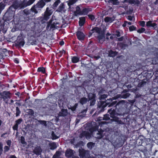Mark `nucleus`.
<instances>
[{
	"mask_svg": "<svg viewBox=\"0 0 158 158\" xmlns=\"http://www.w3.org/2000/svg\"><path fill=\"white\" fill-rule=\"evenodd\" d=\"M113 100L114 99L109 98L106 101L99 102L98 105V110L99 112H103L107 106L110 107L114 106V108H111L108 110V113L110 114V117L112 118L116 116H123L124 117L126 114L123 112V105L126 102V101L121 100L117 102L116 101H113Z\"/></svg>",
	"mask_w": 158,
	"mask_h": 158,
	"instance_id": "1",
	"label": "nucleus"
},
{
	"mask_svg": "<svg viewBox=\"0 0 158 158\" xmlns=\"http://www.w3.org/2000/svg\"><path fill=\"white\" fill-rule=\"evenodd\" d=\"M132 72L137 76L138 79L146 80L147 81L151 78L153 75L152 69L143 71L142 69L140 68L134 70Z\"/></svg>",
	"mask_w": 158,
	"mask_h": 158,
	"instance_id": "2",
	"label": "nucleus"
},
{
	"mask_svg": "<svg viewBox=\"0 0 158 158\" xmlns=\"http://www.w3.org/2000/svg\"><path fill=\"white\" fill-rule=\"evenodd\" d=\"M26 27L31 29L29 35L31 37L36 38L40 36L42 34L41 31L40 29H37L36 28L35 23L32 21L31 19H30L25 21Z\"/></svg>",
	"mask_w": 158,
	"mask_h": 158,
	"instance_id": "3",
	"label": "nucleus"
},
{
	"mask_svg": "<svg viewBox=\"0 0 158 158\" xmlns=\"http://www.w3.org/2000/svg\"><path fill=\"white\" fill-rule=\"evenodd\" d=\"M52 13L53 11L51 8L48 7H47L44 15H42L43 16L40 17V20L41 22L44 23L50 19Z\"/></svg>",
	"mask_w": 158,
	"mask_h": 158,
	"instance_id": "4",
	"label": "nucleus"
},
{
	"mask_svg": "<svg viewBox=\"0 0 158 158\" xmlns=\"http://www.w3.org/2000/svg\"><path fill=\"white\" fill-rule=\"evenodd\" d=\"M45 3L43 0H40L36 3V5L33 6L31 8V10L35 14L38 13V10H41L45 5Z\"/></svg>",
	"mask_w": 158,
	"mask_h": 158,
	"instance_id": "5",
	"label": "nucleus"
},
{
	"mask_svg": "<svg viewBox=\"0 0 158 158\" xmlns=\"http://www.w3.org/2000/svg\"><path fill=\"white\" fill-rule=\"evenodd\" d=\"M15 14V11L8 8L3 15V19L5 21H9L13 18Z\"/></svg>",
	"mask_w": 158,
	"mask_h": 158,
	"instance_id": "6",
	"label": "nucleus"
},
{
	"mask_svg": "<svg viewBox=\"0 0 158 158\" xmlns=\"http://www.w3.org/2000/svg\"><path fill=\"white\" fill-rule=\"evenodd\" d=\"M98 125H96L94 126H91L89 127V130L91 134L95 131H98V132L97 133V134L100 135V138H101L104 136V135L103 134V130L101 129H98Z\"/></svg>",
	"mask_w": 158,
	"mask_h": 158,
	"instance_id": "7",
	"label": "nucleus"
},
{
	"mask_svg": "<svg viewBox=\"0 0 158 158\" xmlns=\"http://www.w3.org/2000/svg\"><path fill=\"white\" fill-rule=\"evenodd\" d=\"M25 43L23 37L22 35H19L15 41V45L16 47L21 48L23 46Z\"/></svg>",
	"mask_w": 158,
	"mask_h": 158,
	"instance_id": "8",
	"label": "nucleus"
},
{
	"mask_svg": "<svg viewBox=\"0 0 158 158\" xmlns=\"http://www.w3.org/2000/svg\"><path fill=\"white\" fill-rule=\"evenodd\" d=\"M11 93L8 91H4L0 93L1 98L3 99L4 101H5L6 99H10L11 96Z\"/></svg>",
	"mask_w": 158,
	"mask_h": 158,
	"instance_id": "9",
	"label": "nucleus"
},
{
	"mask_svg": "<svg viewBox=\"0 0 158 158\" xmlns=\"http://www.w3.org/2000/svg\"><path fill=\"white\" fill-rule=\"evenodd\" d=\"M96 97V94H95L90 93L88 94V98L89 100H88V101H90V106L94 105L95 104Z\"/></svg>",
	"mask_w": 158,
	"mask_h": 158,
	"instance_id": "10",
	"label": "nucleus"
},
{
	"mask_svg": "<svg viewBox=\"0 0 158 158\" xmlns=\"http://www.w3.org/2000/svg\"><path fill=\"white\" fill-rule=\"evenodd\" d=\"M137 80L135 78L130 77L127 81L128 82L130 83V84L127 85V88L130 89L133 86H136L137 85V81H136Z\"/></svg>",
	"mask_w": 158,
	"mask_h": 158,
	"instance_id": "11",
	"label": "nucleus"
},
{
	"mask_svg": "<svg viewBox=\"0 0 158 158\" xmlns=\"http://www.w3.org/2000/svg\"><path fill=\"white\" fill-rule=\"evenodd\" d=\"M8 27V25L5 23H2L0 25V34L2 33L1 32L5 34L7 32Z\"/></svg>",
	"mask_w": 158,
	"mask_h": 158,
	"instance_id": "12",
	"label": "nucleus"
},
{
	"mask_svg": "<svg viewBox=\"0 0 158 158\" xmlns=\"http://www.w3.org/2000/svg\"><path fill=\"white\" fill-rule=\"evenodd\" d=\"M35 0H29L27 2H22L19 3V8H24L27 6H30L34 3Z\"/></svg>",
	"mask_w": 158,
	"mask_h": 158,
	"instance_id": "13",
	"label": "nucleus"
},
{
	"mask_svg": "<svg viewBox=\"0 0 158 158\" xmlns=\"http://www.w3.org/2000/svg\"><path fill=\"white\" fill-rule=\"evenodd\" d=\"M76 36L77 38L79 40L83 41L85 38V35L84 33L80 31H77L76 32Z\"/></svg>",
	"mask_w": 158,
	"mask_h": 158,
	"instance_id": "14",
	"label": "nucleus"
},
{
	"mask_svg": "<svg viewBox=\"0 0 158 158\" xmlns=\"http://www.w3.org/2000/svg\"><path fill=\"white\" fill-rule=\"evenodd\" d=\"M19 3L17 0H15L13 2L12 5L9 8L15 11V10L19 8Z\"/></svg>",
	"mask_w": 158,
	"mask_h": 158,
	"instance_id": "15",
	"label": "nucleus"
},
{
	"mask_svg": "<svg viewBox=\"0 0 158 158\" xmlns=\"http://www.w3.org/2000/svg\"><path fill=\"white\" fill-rule=\"evenodd\" d=\"M139 80V82H137V86L138 88L143 87L144 86H145L147 83V81L146 80H142L138 79ZM148 80L147 81H148Z\"/></svg>",
	"mask_w": 158,
	"mask_h": 158,
	"instance_id": "16",
	"label": "nucleus"
},
{
	"mask_svg": "<svg viewBox=\"0 0 158 158\" xmlns=\"http://www.w3.org/2000/svg\"><path fill=\"white\" fill-rule=\"evenodd\" d=\"M23 121L22 118H20L15 121V124L12 127L14 131L18 130V125L20 124Z\"/></svg>",
	"mask_w": 158,
	"mask_h": 158,
	"instance_id": "17",
	"label": "nucleus"
},
{
	"mask_svg": "<svg viewBox=\"0 0 158 158\" xmlns=\"http://www.w3.org/2000/svg\"><path fill=\"white\" fill-rule=\"evenodd\" d=\"M79 156L81 158H86V155L88 154L87 151L82 149H79Z\"/></svg>",
	"mask_w": 158,
	"mask_h": 158,
	"instance_id": "18",
	"label": "nucleus"
},
{
	"mask_svg": "<svg viewBox=\"0 0 158 158\" xmlns=\"http://www.w3.org/2000/svg\"><path fill=\"white\" fill-rule=\"evenodd\" d=\"M112 122H114L117 125H122L124 124L123 123L121 120L119 119L118 117L116 116L111 119Z\"/></svg>",
	"mask_w": 158,
	"mask_h": 158,
	"instance_id": "19",
	"label": "nucleus"
},
{
	"mask_svg": "<svg viewBox=\"0 0 158 158\" xmlns=\"http://www.w3.org/2000/svg\"><path fill=\"white\" fill-rule=\"evenodd\" d=\"M91 136V134L88 131H84L80 134V137H85L87 139H89Z\"/></svg>",
	"mask_w": 158,
	"mask_h": 158,
	"instance_id": "20",
	"label": "nucleus"
},
{
	"mask_svg": "<svg viewBox=\"0 0 158 158\" xmlns=\"http://www.w3.org/2000/svg\"><path fill=\"white\" fill-rule=\"evenodd\" d=\"M42 149L39 146L36 147L33 150V152L37 155H39L41 153Z\"/></svg>",
	"mask_w": 158,
	"mask_h": 158,
	"instance_id": "21",
	"label": "nucleus"
},
{
	"mask_svg": "<svg viewBox=\"0 0 158 158\" xmlns=\"http://www.w3.org/2000/svg\"><path fill=\"white\" fill-rule=\"evenodd\" d=\"M73 151L70 149H67L65 152V156H66L69 157H72L73 155Z\"/></svg>",
	"mask_w": 158,
	"mask_h": 158,
	"instance_id": "22",
	"label": "nucleus"
},
{
	"mask_svg": "<svg viewBox=\"0 0 158 158\" xmlns=\"http://www.w3.org/2000/svg\"><path fill=\"white\" fill-rule=\"evenodd\" d=\"M68 112L67 109H62L61 111L59 112V115L60 116L64 117L67 116L68 114Z\"/></svg>",
	"mask_w": 158,
	"mask_h": 158,
	"instance_id": "23",
	"label": "nucleus"
},
{
	"mask_svg": "<svg viewBox=\"0 0 158 158\" xmlns=\"http://www.w3.org/2000/svg\"><path fill=\"white\" fill-rule=\"evenodd\" d=\"M92 9L91 8H85L81 10V15H86L89 12L91 11Z\"/></svg>",
	"mask_w": 158,
	"mask_h": 158,
	"instance_id": "24",
	"label": "nucleus"
},
{
	"mask_svg": "<svg viewBox=\"0 0 158 158\" xmlns=\"http://www.w3.org/2000/svg\"><path fill=\"white\" fill-rule=\"evenodd\" d=\"M76 10L74 11L73 12V14L74 16H77L78 15H81V9L79 6H77L76 8Z\"/></svg>",
	"mask_w": 158,
	"mask_h": 158,
	"instance_id": "25",
	"label": "nucleus"
},
{
	"mask_svg": "<svg viewBox=\"0 0 158 158\" xmlns=\"http://www.w3.org/2000/svg\"><path fill=\"white\" fill-rule=\"evenodd\" d=\"M91 31H93V32H96V33L100 34L101 31V29L100 28L98 27H93L90 30Z\"/></svg>",
	"mask_w": 158,
	"mask_h": 158,
	"instance_id": "26",
	"label": "nucleus"
},
{
	"mask_svg": "<svg viewBox=\"0 0 158 158\" xmlns=\"http://www.w3.org/2000/svg\"><path fill=\"white\" fill-rule=\"evenodd\" d=\"M118 46L121 49H124L128 46V45L123 43H119L117 44Z\"/></svg>",
	"mask_w": 158,
	"mask_h": 158,
	"instance_id": "27",
	"label": "nucleus"
},
{
	"mask_svg": "<svg viewBox=\"0 0 158 158\" xmlns=\"http://www.w3.org/2000/svg\"><path fill=\"white\" fill-rule=\"evenodd\" d=\"M85 17H81L79 18V24L80 26H83L85 23Z\"/></svg>",
	"mask_w": 158,
	"mask_h": 158,
	"instance_id": "28",
	"label": "nucleus"
},
{
	"mask_svg": "<svg viewBox=\"0 0 158 158\" xmlns=\"http://www.w3.org/2000/svg\"><path fill=\"white\" fill-rule=\"evenodd\" d=\"M88 101V99L85 97H83L80 98L79 102L82 105L86 104Z\"/></svg>",
	"mask_w": 158,
	"mask_h": 158,
	"instance_id": "29",
	"label": "nucleus"
},
{
	"mask_svg": "<svg viewBox=\"0 0 158 158\" xmlns=\"http://www.w3.org/2000/svg\"><path fill=\"white\" fill-rule=\"evenodd\" d=\"M156 25V23H153L151 21H149L147 22L146 26L147 27H154Z\"/></svg>",
	"mask_w": 158,
	"mask_h": 158,
	"instance_id": "30",
	"label": "nucleus"
},
{
	"mask_svg": "<svg viewBox=\"0 0 158 158\" xmlns=\"http://www.w3.org/2000/svg\"><path fill=\"white\" fill-rule=\"evenodd\" d=\"M118 52L116 51H113L112 50H110L109 52V56L111 57H114L117 54Z\"/></svg>",
	"mask_w": 158,
	"mask_h": 158,
	"instance_id": "31",
	"label": "nucleus"
},
{
	"mask_svg": "<svg viewBox=\"0 0 158 158\" xmlns=\"http://www.w3.org/2000/svg\"><path fill=\"white\" fill-rule=\"evenodd\" d=\"M37 71L38 72H41L42 73L44 74L46 73L45 69L43 67H40L38 68Z\"/></svg>",
	"mask_w": 158,
	"mask_h": 158,
	"instance_id": "32",
	"label": "nucleus"
},
{
	"mask_svg": "<svg viewBox=\"0 0 158 158\" xmlns=\"http://www.w3.org/2000/svg\"><path fill=\"white\" fill-rule=\"evenodd\" d=\"M107 97V94H104L101 95L100 97L99 98V99L100 101L98 103L100 102L101 101H105L107 100H106V98Z\"/></svg>",
	"mask_w": 158,
	"mask_h": 158,
	"instance_id": "33",
	"label": "nucleus"
},
{
	"mask_svg": "<svg viewBox=\"0 0 158 158\" xmlns=\"http://www.w3.org/2000/svg\"><path fill=\"white\" fill-rule=\"evenodd\" d=\"M64 5L63 3H61L60 5L59 6L57 11L59 12H61L62 11L63 9L64 8Z\"/></svg>",
	"mask_w": 158,
	"mask_h": 158,
	"instance_id": "34",
	"label": "nucleus"
},
{
	"mask_svg": "<svg viewBox=\"0 0 158 158\" xmlns=\"http://www.w3.org/2000/svg\"><path fill=\"white\" fill-rule=\"evenodd\" d=\"M79 59L76 56H73L72 58V61L73 63H76L79 62Z\"/></svg>",
	"mask_w": 158,
	"mask_h": 158,
	"instance_id": "35",
	"label": "nucleus"
},
{
	"mask_svg": "<svg viewBox=\"0 0 158 158\" xmlns=\"http://www.w3.org/2000/svg\"><path fill=\"white\" fill-rule=\"evenodd\" d=\"M130 95V94L129 93H126L123 94H122L120 97L121 98L125 99L129 97Z\"/></svg>",
	"mask_w": 158,
	"mask_h": 158,
	"instance_id": "36",
	"label": "nucleus"
},
{
	"mask_svg": "<svg viewBox=\"0 0 158 158\" xmlns=\"http://www.w3.org/2000/svg\"><path fill=\"white\" fill-rule=\"evenodd\" d=\"M77 1V0H69L68 2V5L70 7L71 6L75 3Z\"/></svg>",
	"mask_w": 158,
	"mask_h": 158,
	"instance_id": "37",
	"label": "nucleus"
},
{
	"mask_svg": "<svg viewBox=\"0 0 158 158\" xmlns=\"http://www.w3.org/2000/svg\"><path fill=\"white\" fill-rule=\"evenodd\" d=\"M104 21L106 23H111L113 22V20L111 18L106 17L104 19Z\"/></svg>",
	"mask_w": 158,
	"mask_h": 158,
	"instance_id": "38",
	"label": "nucleus"
},
{
	"mask_svg": "<svg viewBox=\"0 0 158 158\" xmlns=\"http://www.w3.org/2000/svg\"><path fill=\"white\" fill-rule=\"evenodd\" d=\"M108 2L109 3H111L113 5H117L119 3L118 0H109L108 1Z\"/></svg>",
	"mask_w": 158,
	"mask_h": 158,
	"instance_id": "39",
	"label": "nucleus"
},
{
	"mask_svg": "<svg viewBox=\"0 0 158 158\" xmlns=\"http://www.w3.org/2000/svg\"><path fill=\"white\" fill-rule=\"evenodd\" d=\"M50 149L51 150H54L56 149L57 147L56 143L55 142L52 143L50 145Z\"/></svg>",
	"mask_w": 158,
	"mask_h": 158,
	"instance_id": "40",
	"label": "nucleus"
},
{
	"mask_svg": "<svg viewBox=\"0 0 158 158\" xmlns=\"http://www.w3.org/2000/svg\"><path fill=\"white\" fill-rule=\"evenodd\" d=\"M52 137L53 140H55L58 138V137L55 134L54 132L52 131Z\"/></svg>",
	"mask_w": 158,
	"mask_h": 158,
	"instance_id": "41",
	"label": "nucleus"
},
{
	"mask_svg": "<svg viewBox=\"0 0 158 158\" xmlns=\"http://www.w3.org/2000/svg\"><path fill=\"white\" fill-rule=\"evenodd\" d=\"M16 114H15L16 116L18 117L19 115L21 113V111H20L19 108L18 107H17V106L16 107Z\"/></svg>",
	"mask_w": 158,
	"mask_h": 158,
	"instance_id": "42",
	"label": "nucleus"
},
{
	"mask_svg": "<svg viewBox=\"0 0 158 158\" xmlns=\"http://www.w3.org/2000/svg\"><path fill=\"white\" fill-rule=\"evenodd\" d=\"M24 12L25 14L26 15H29V16H31V15H30L31 14V12H33L31 10V9L29 10H26V9H25L24 10Z\"/></svg>",
	"mask_w": 158,
	"mask_h": 158,
	"instance_id": "43",
	"label": "nucleus"
},
{
	"mask_svg": "<svg viewBox=\"0 0 158 158\" xmlns=\"http://www.w3.org/2000/svg\"><path fill=\"white\" fill-rule=\"evenodd\" d=\"M38 122L41 124L44 125L45 127L47 126V122L44 120H38Z\"/></svg>",
	"mask_w": 158,
	"mask_h": 158,
	"instance_id": "44",
	"label": "nucleus"
},
{
	"mask_svg": "<svg viewBox=\"0 0 158 158\" xmlns=\"http://www.w3.org/2000/svg\"><path fill=\"white\" fill-rule=\"evenodd\" d=\"M20 142L23 144H26L27 143L25 141V138L23 136H21L20 137Z\"/></svg>",
	"mask_w": 158,
	"mask_h": 158,
	"instance_id": "45",
	"label": "nucleus"
},
{
	"mask_svg": "<svg viewBox=\"0 0 158 158\" xmlns=\"http://www.w3.org/2000/svg\"><path fill=\"white\" fill-rule=\"evenodd\" d=\"M136 28V27L134 25H132L129 27V30L130 31H132L135 30Z\"/></svg>",
	"mask_w": 158,
	"mask_h": 158,
	"instance_id": "46",
	"label": "nucleus"
},
{
	"mask_svg": "<svg viewBox=\"0 0 158 158\" xmlns=\"http://www.w3.org/2000/svg\"><path fill=\"white\" fill-rule=\"evenodd\" d=\"M145 30V29L143 27H141V28L137 30V32L139 33H143Z\"/></svg>",
	"mask_w": 158,
	"mask_h": 158,
	"instance_id": "47",
	"label": "nucleus"
},
{
	"mask_svg": "<svg viewBox=\"0 0 158 158\" xmlns=\"http://www.w3.org/2000/svg\"><path fill=\"white\" fill-rule=\"evenodd\" d=\"M103 36L102 35H99L98 36V39L99 41L100 42L101 41L103 42V40H102V39H103Z\"/></svg>",
	"mask_w": 158,
	"mask_h": 158,
	"instance_id": "48",
	"label": "nucleus"
},
{
	"mask_svg": "<svg viewBox=\"0 0 158 158\" xmlns=\"http://www.w3.org/2000/svg\"><path fill=\"white\" fill-rule=\"evenodd\" d=\"M60 2V0H57L54 3V4L53 5V6L54 7H56Z\"/></svg>",
	"mask_w": 158,
	"mask_h": 158,
	"instance_id": "49",
	"label": "nucleus"
},
{
	"mask_svg": "<svg viewBox=\"0 0 158 158\" xmlns=\"http://www.w3.org/2000/svg\"><path fill=\"white\" fill-rule=\"evenodd\" d=\"M109 115L107 114H106L104 115L103 119L105 120H107L110 119Z\"/></svg>",
	"mask_w": 158,
	"mask_h": 158,
	"instance_id": "50",
	"label": "nucleus"
},
{
	"mask_svg": "<svg viewBox=\"0 0 158 158\" xmlns=\"http://www.w3.org/2000/svg\"><path fill=\"white\" fill-rule=\"evenodd\" d=\"M77 105H78L76 103L73 106H71V107L70 108V109L72 111H74L75 110Z\"/></svg>",
	"mask_w": 158,
	"mask_h": 158,
	"instance_id": "51",
	"label": "nucleus"
},
{
	"mask_svg": "<svg viewBox=\"0 0 158 158\" xmlns=\"http://www.w3.org/2000/svg\"><path fill=\"white\" fill-rule=\"evenodd\" d=\"M88 16L89 19L92 21H94L95 19V17L94 15H88Z\"/></svg>",
	"mask_w": 158,
	"mask_h": 158,
	"instance_id": "52",
	"label": "nucleus"
},
{
	"mask_svg": "<svg viewBox=\"0 0 158 158\" xmlns=\"http://www.w3.org/2000/svg\"><path fill=\"white\" fill-rule=\"evenodd\" d=\"M65 51L62 49L61 51H60V52H58V54L59 56V57H60L62 56L63 53L65 54Z\"/></svg>",
	"mask_w": 158,
	"mask_h": 158,
	"instance_id": "53",
	"label": "nucleus"
},
{
	"mask_svg": "<svg viewBox=\"0 0 158 158\" xmlns=\"http://www.w3.org/2000/svg\"><path fill=\"white\" fill-rule=\"evenodd\" d=\"M3 144L0 142V156H1L3 152Z\"/></svg>",
	"mask_w": 158,
	"mask_h": 158,
	"instance_id": "54",
	"label": "nucleus"
},
{
	"mask_svg": "<svg viewBox=\"0 0 158 158\" xmlns=\"http://www.w3.org/2000/svg\"><path fill=\"white\" fill-rule=\"evenodd\" d=\"M10 150V147L5 146L4 148V153L7 152Z\"/></svg>",
	"mask_w": 158,
	"mask_h": 158,
	"instance_id": "55",
	"label": "nucleus"
},
{
	"mask_svg": "<svg viewBox=\"0 0 158 158\" xmlns=\"http://www.w3.org/2000/svg\"><path fill=\"white\" fill-rule=\"evenodd\" d=\"M28 113L29 115H33L34 114V112L32 109H30L29 110Z\"/></svg>",
	"mask_w": 158,
	"mask_h": 158,
	"instance_id": "56",
	"label": "nucleus"
},
{
	"mask_svg": "<svg viewBox=\"0 0 158 158\" xmlns=\"http://www.w3.org/2000/svg\"><path fill=\"white\" fill-rule=\"evenodd\" d=\"M93 144L94 143L93 142H89L87 143V146L88 148H92L93 146Z\"/></svg>",
	"mask_w": 158,
	"mask_h": 158,
	"instance_id": "57",
	"label": "nucleus"
},
{
	"mask_svg": "<svg viewBox=\"0 0 158 158\" xmlns=\"http://www.w3.org/2000/svg\"><path fill=\"white\" fill-rule=\"evenodd\" d=\"M140 25L142 27H144L145 25V22L144 21H140L139 22Z\"/></svg>",
	"mask_w": 158,
	"mask_h": 158,
	"instance_id": "58",
	"label": "nucleus"
},
{
	"mask_svg": "<svg viewBox=\"0 0 158 158\" xmlns=\"http://www.w3.org/2000/svg\"><path fill=\"white\" fill-rule=\"evenodd\" d=\"M115 35L117 37H120L121 35L120 32L118 31H116L115 32Z\"/></svg>",
	"mask_w": 158,
	"mask_h": 158,
	"instance_id": "59",
	"label": "nucleus"
},
{
	"mask_svg": "<svg viewBox=\"0 0 158 158\" xmlns=\"http://www.w3.org/2000/svg\"><path fill=\"white\" fill-rule=\"evenodd\" d=\"M6 143L7 145H8L9 147H10L11 146V142L10 140H7V141L6 142Z\"/></svg>",
	"mask_w": 158,
	"mask_h": 158,
	"instance_id": "60",
	"label": "nucleus"
},
{
	"mask_svg": "<svg viewBox=\"0 0 158 158\" xmlns=\"http://www.w3.org/2000/svg\"><path fill=\"white\" fill-rule=\"evenodd\" d=\"M50 28L51 29H52L55 28L56 27V24L55 23H52V24L50 25Z\"/></svg>",
	"mask_w": 158,
	"mask_h": 158,
	"instance_id": "61",
	"label": "nucleus"
},
{
	"mask_svg": "<svg viewBox=\"0 0 158 158\" xmlns=\"http://www.w3.org/2000/svg\"><path fill=\"white\" fill-rule=\"evenodd\" d=\"M52 20H50L48 23L47 24L48 27H50V25L52 24Z\"/></svg>",
	"mask_w": 158,
	"mask_h": 158,
	"instance_id": "62",
	"label": "nucleus"
},
{
	"mask_svg": "<svg viewBox=\"0 0 158 158\" xmlns=\"http://www.w3.org/2000/svg\"><path fill=\"white\" fill-rule=\"evenodd\" d=\"M14 61L15 63L17 64H18L19 63V60L17 58H15V59L14 60Z\"/></svg>",
	"mask_w": 158,
	"mask_h": 158,
	"instance_id": "63",
	"label": "nucleus"
},
{
	"mask_svg": "<svg viewBox=\"0 0 158 158\" xmlns=\"http://www.w3.org/2000/svg\"><path fill=\"white\" fill-rule=\"evenodd\" d=\"M139 4H140V2L139 0H136L135 1V3H134L135 5H138Z\"/></svg>",
	"mask_w": 158,
	"mask_h": 158,
	"instance_id": "64",
	"label": "nucleus"
}]
</instances>
